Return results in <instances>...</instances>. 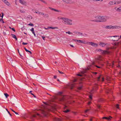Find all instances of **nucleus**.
<instances>
[{
	"instance_id": "nucleus-3",
	"label": "nucleus",
	"mask_w": 121,
	"mask_h": 121,
	"mask_svg": "<svg viewBox=\"0 0 121 121\" xmlns=\"http://www.w3.org/2000/svg\"><path fill=\"white\" fill-rule=\"evenodd\" d=\"M119 27L118 26H112L111 25L109 26H106V27L105 28L108 29H116L118 28V27Z\"/></svg>"
},
{
	"instance_id": "nucleus-20",
	"label": "nucleus",
	"mask_w": 121,
	"mask_h": 121,
	"mask_svg": "<svg viewBox=\"0 0 121 121\" xmlns=\"http://www.w3.org/2000/svg\"><path fill=\"white\" fill-rule=\"evenodd\" d=\"M43 17H44L48 18L49 17V15L48 14H45L43 16Z\"/></svg>"
},
{
	"instance_id": "nucleus-57",
	"label": "nucleus",
	"mask_w": 121,
	"mask_h": 121,
	"mask_svg": "<svg viewBox=\"0 0 121 121\" xmlns=\"http://www.w3.org/2000/svg\"><path fill=\"white\" fill-rule=\"evenodd\" d=\"M42 38L43 39L45 40L44 39L45 38V37H44V36H42Z\"/></svg>"
},
{
	"instance_id": "nucleus-44",
	"label": "nucleus",
	"mask_w": 121,
	"mask_h": 121,
	"mask_svg": "<svg viewBox=\"0 0 121 121\" xmlns=\"http://www.w3.org/2000/svg\"><path fill=\"white\" fill-rule=\"evenodd\" d=\"M66 33H68L69 34H72V33L70 32L69 31L68 32H66Z\"/></svg>"
},
{
	"instance_id": "nucleus-24",
	"label": "nucleus",
	"mask_w": 121,
	"mask_h": 121,
	"mask_svg": "<svg viewBox=\"0 0 121 121\" xmlns=\"http://www.w3.org/2000/svg\"><path fill=\"white\" fill-rule=\"evenodd\" d=\"M114 3V2L112 1H110L109 2L108 4H110V5H113V4Z\"/></svg>"
},
{
	"instance_id": "nucleus-56",
	"label": "nucleus",
	"mask_w": 121,
	"mask_h": 121,
	"mask_svg": "<svg viewBox=\"0 0 121 121\" xmlns=\"http://www.w3.org/2000/svg\"><path fill=\"white\" fill-rule=\"evenodd\" d=\"M8 113L9 114L10 116L11 117L12 116V115L11 114L10 112L9 111H8Z\"/></svg>"
},
{
	"instance_id": "nucleus-48",
	"label": "nucleus",
	"mask_w": 121,
	"mask_h": 121,
	"mask_svg": "<svg viewBox=\"0 0 121 121\" xmlns=\"http://www.w3.org/2000/svg\"><path fill=\"white\" fill-rule=\"evenodd\" d=\"M112 117H108V118H107V120H110L111 119V118H112Z\"/></svg>"
},
{
	"instance_id": "nucleus-46",
	"label": "nucleus",
	"mask_w": 121,
	"mask_h": 121,
	"mask_svg": "<svg viewBox=\"0 0 121 121\" xmlns=\"http://www.w3.org/2000/svg\"><path fill=\"white\" fill-rule=\"evenodd\" d=\"M73 40H74L75 42H78V40H78L73 39Z\"/></svg>"
},
{
	"instance_id": "nucleus-4",
	"label": "nucleus",
	"mask_w": 121,
	"mask_h": 121,
	"mask_svg": "<svg viewBox=\"0 0 121 121\" xmlns=\"http://www.w3.org/2000/svg\"><path fill=\"white\" fill-rule=\"evenodd\" d=\"M110 37H116L115 38H114V39H112V40H113V41H117L118 39H119V36H110Z\"/></svg>"
},
{
	"instance_id": "nucleus-25",
	"label": "nucleus",
	"mask_w": 121,
	"mask_h": 121,
	"mask_svg": "<svg viewBox=\"0 0 121 121\" xmlns=\"http://www.w3.org/2000/svg\"><path fill=\"white\" fill-rule=\"evenodd\" d=\"M4 95L6 98H7L9 96V95L7 93H4Z\"/></svg>"
},
{
	"instance_id": "nucleus-63",
	"label": "nucleus",
	"mask_w": 121,
	"mask_h": 121,
	"mask_svg": "<svg viewBox=\"0 0 121 121\" xmlns=\"http://www.w3.org/2000/svg\"><path fill=\"white\" fill-rule=\"evenodd\" d=\"M36 117L35 115H32V117Z\"/></svg>"
},
{
	"instance_id": "nucleus-2",
	"label": "nucleus",
	"mask_w": 121,
	"mask_h": 121,
	"mask_svg": "<svg viewBox=\"0 0 121 121\" xmlns=\"http://www.w3.org/2000/svg\"><path fill=\"white\" fill-rule=\"evenodd\" d=\"M61 19L63 20V22L65 24H69V25H72V23L70 22H72V21L70 20V19L62 17L61 18Z\"/></svg>"
},
{
	"instance_id": "nucleus-37",
	"label": "nucleus",
	"mask_w": 121,
	"mask_h": 121,
	"mask_svg": "<svg viewBox=\"0 0 121 121\" xmlns=\"http://www.w3.org/2000/svg\"><path fill=\"white\" fill-rule=\"evenodd\" d=\"M83 78L82 77V78H80L79 79V80H80L81 81H83Z\"/></svg>"
},
{
	"instance_id": "nucleus-54",
	"label": "nucleus",
	"mask_w": 121,
	"mask_h": 121,
	"mask_svg": "<svg viewBox=\"0 0 121 121\" xmlns=\"http://www.w3.org/2000/svg\"><path fill=\"white\" fill-rule=\"evenodd\" d=\"M92 73L94 74H97V72H92Z\"/></svg>"
},
{
	"instance_id": "nucleus-18",
	"label": "nucleus",
	"mask_w": 121,
	"mask_h": 121,
	"mask_svg": "<svg viewBox=\"0 0 121 121\" xmlns=\"http://www.w3.org/2000/svg\"><path fill=\"white\" fill-rule=\"evenodd\" d=\"M89 70V68H87L86 69H85V70L84 69V73H86L87 72V71Z\"/></svg>"
},
{
	"instance_id": "nucleus-32",
	"label": "nucleus",
	"mask_w": 121,
	"mask_h": 121,
	"mask_svg": "<svg viewBox=\"0 0 121 121\" xmlns=\"http://www.w3.org/2000/svg\"><path fill=\"white\" fill-rule=\"evenodd\" d=\"M116 108H117L118 109H119V104H117L116 105Z\"/></svg>"
},
{
	"instance_id": "nucleus-30",
	"label": "nucleus",
	"mask_w": 121,
	"mask_h": 121,
	"mask_svg": "<svg viewBox=\"0 0 121 121\" xmlns=\"http://www.w3.org/2000/svg\"><path fill=\"white\" fill-rule=\"evenodd\" d=\"M43 103H44V104H45V105H47V106H50V105H49V104H48L47 103V102H43Z\"/></svg>"
},
{
	"instance_id": "nucleus-35",
	"label": "nucleus",
	"mask_w": 121,
	"mask_h": 121,
	"mask_svg": "<svg viewBox=\"0 0 121 121\" xmlns=\"http://www.w3.org/2000/svg\"><path fill=\"white\" fill-rule=\"evenodd\" d=\"M77 34V35H79V34H80V35H82V33H80L79 32H77L76 33Z\"/></svg>"
},
{
	"instance_id": "nucleus-12",
	"label": "nucleus",
	"mask_w": 121,
	"mask_h": 121,
	"mask_svg": "<svg viewBox=\"0 0 121 121\" xmlns=\"http://www.w3.org/2000/svg\"><path fill=\"white\" fill-rule=\"evenodd\" d=\"M58 27H52L51 26H48V28L47 29H58Z\"/></svg>"
},
{
	"instance_id": "nucleus-60",
	"label": "nucleus",
	"mask_w": 121,
	"mask_h": 121,
	"mask_svg": "<svg viewBox=\"0 0 121 121\" xmlns=\"http://www.w3.org/2000/svg\"><path fill=\"white\" fill-rule=\"evenodd\" d=\"M35 13H36L39 14V12L37 10V11H35Z\"/></svg>"
},
{
	"instance_id": "nucleus-26",
	"label": "nucleus",
	"mask_w": 121,
	"mask_h": 121,
	"mask_svg": "<svg viewBox=\"0 0 121 121\" xmlns=\"http://www.w3.org/2000/svg\"><path fill=\"white\" fill-rule=\"evenodd\" d=\"M78 43H83V42L82 40H79L78 41Z\"/></svg>"
},
{
	"instance_id": "nucleus-9",
	"label": "nucleus",
	"mask_w": 121,
	"mask_h": 121,
	"mask_svg": "<svg viewBox=\"0 0 121 121\" xmlns=\"http://www.w3.org/2000/svg\"><path fill=\"white\" fill-rule=\"evenodd\" d=\"M2 1L4 2L5 4L8 6L10 5L9 3L6 0H2Z\"/></svg>"
},
{
	"instance_id": "nucleus-23",
	"label": "nucleus",
	"mask_w": 121,
	"mask_h": 121,
	"mask_svg": "<svg viewBox=\"0 0 121 121\" xmlns=\"http://www.w3.org/2000/svg\"><path fill=\"white\" fill-rule=\"evenodd\" d=\"M92 46L93 47H97V44L96 43L93 42V45Z\"/></svg>"
},
{
	"instance_id": "nucleus-52",
	"label": "nucleus",
	"mask_w": 121,
	"mask_h": 121,
	"mask_svg": "<svg viewBox=\"0 0 121 121\" xmlns=\"http://www.w3.org/2000/svg\"><path fill=\"white\" fill-rule=\"evenodd\" d=\"M11 29L14 31L15 32V30L14 28H12Z\"/></svg>"
},
{
	"instance_id": "nucleus-51",
	"label": "nucleus",
	"mask_w": 121,
	"mask_h": 121,
	"mask_svg": "<svg viewBox=\"0 0 121 121\" xmlns=\"http://www.w3.org/2000/svg\"><path fill=\"white\" fill-rule=\"evenodd\" d=\"M98 51H99V52L101 51V52H102V50H101L100 49H98Z\"/></svg>"
},
{
	"instance_id": "nucleus-16",
	"label": "nucleus",
	"mask_w": 121,
	"mask_h": 121,
	"mask_svg": "<svg viewBox=\"0 0 121 121\" xmlns=\"http://www.w3.org/2000/svg\"><path fill=\"white\" fill-rule=\"evenodd\" d=\"M24 49L26 52L30 53V54H32V52L30 51L27 50L25 47L24 48Z\"/></svg>"
},
{
	"instance_id": "nucleus-7",
	"label": "nucleus",
	"mask_w": 121,
	"mask_h": 121,
	"mask_svg": "<svg viewBox=\"0 0 121 121\" xmlns=\"http://www.w3.org/2000/svg\"><path fill=\"white\" fill-rule=\"evenodd\" d=\"M49 9H51V10H52L54 11H55L56 12H61V11L60 10H56V9H54L50 7H49Z\"/></svg>"
},
{
	"instance_id": "nucleus-8",
	"label": "nucleus",
	"mask_w": 121,
	"mask_h": 121,
	"mask_svg": "<svg viewBox=\"0 0 121 121\" xmlns=\"http://www.w3.org/2000/svg\"><path fill=\"white\" fill-rule=\"evenodd\" d=\"M24 0H19V2L20 3L22 4L26 5V2L24 1Z\"/></svg>"
},
{
	"instance_id": "nucleus-49",
	"label": "nucleus",
	"mask_w": 121,
	"mask_h": 121,
	"mask_svg": "<svg viewBox=\"0 0 121 121\" xmlns=\"http://www.w3.org/2000/svg\"><path fill=\"white\" fill-rule=\"evenodd\" d=\"M88 42H85L84 41V44H88Z\"/></svg>"
},
{
	"instance_id": "nucleus-61",
	"label": "nucleus",
	"mask_w": 121,
	"mask_h": 121,
	"mask_svg": "<svg viewBox=\"0 0 121 121\" xmlns=\"http://www.w3.org/2000/svg\"><path fill=\"white\" fill-rule=\"evenodd\" d=\"M114 65V62L113 61L112 63V67H113V65Z\"/></svg>"
},
{
	"instance_id": "nucleus-14",
	"label": "nucleus",
	"mask_w": 121,
	"mask_h": 121,
	"mask_svg": "<svg viewBox=\"0 0 121 121\" xmlns=\"http://www.w3.org/2000/svg\"><path fill=\"white\" fill-rule=\"evenodd\" d=\"M120 44H121V43L119 42H117L114 43V44L115 46L119 45Z\"/></svg>"
},
{
	"instance_id": "nucleus-27",
	"label": "nucleus",
	"mask_w": 121,
	"mask_h": 121,
	"mask_svg": "<svg viewBox=\"0 0 121 121\" xmlns=\"http://www.w3.org/2000/svg\"><path fill=\"white\" fill-rule=\"evenodd\" d=\"M20 11L21 13H25V11L22 10H20Z\"/></svg>"
},
{
	"instance_id": "nucleus-10",
	"label": "nucleus",
	"mask_w": 121,
	"mask_h": 121,
	"mask_svg": "<svg viewBox=\"0 0 121 121\" xmlns=\"http://www.w3.org/2000/svg\"><path fill=\"white\" fill-rule=\"evenodd\" d=\"M77 75L79 76H83V71H82L81 73H80L77 74Z\"/></svg>"
},
{
	"instance_id": "nucleus-64",
	"label": "nucleus",
	"mask_w": 121,
	"mask_h": 121,
	"mask_svg": "<svg viewBox=\"0 0 121 121\" xmlns=\"http://www.w3.org/2000/svg\"><path fill=\"white\" fill-rule=\"evenodd\" d=\"M110 49V48H106V50L107 51L108 50Z\"/></svg>"
},
{
	"instance_id": "nucleus-22",
	"label": "nucleus",
	"mask_w": 121,
	"mask_h": 121,
	"mask_svg": "<svg viewBox=\"0 0 121 121\" xmlns=\"http://www.w3.org/2000/svg\"><path fill=\"white\" fill-rule=\"evenodd\" d=\"M102 76L101 75H99V76L97 78V80L98 81H100V79L101 78V76Z\"/></svg>"
},
{
	"instance_id": "nucleus-45",
	"label": "nucleus",
	"mask_w": 121,
	"mask_h": 121,
	"mask_svg": "<svg viewBox=\"0 0 121 121\" xmlns=\"http://www.w3.org/2000/svg\"><path fill=\"white\" fill-rule=\"evenodd\" d=\"M89 110V109H87L85 111V113H86Z\"/></svg>"
},
{
	"instance_id": "nucleus-39",
	"label": "nucleus",
	"mask_w": 121,
	"mask_h": 121,
	"mask_svg": "<svg viewBox=\"0 0 121 121\" xmlns=\"http://www.w3.org/2000/svg\"><path fill=\"white\" fill-rule=\"evenodd\" d=\"M58 71L59 73H60V74H63L64 73L62 72H61L60 70H58Z\"/></svg>"
},
{
	"instance_id": "nucleus-53",
	"label": "nucleus",
	"mask_w": 121,
	"mask_h": 121,
	"mask_svg": "<svg viewBox=\"0 0 121 121\" xmlns=\"http://www.w3.org/2000/svg\"><path fill=\"white\" fill-rule=\"evenodd\" d=\"M3 33L4 34V35H6V32H4V31L3 32Z\"/></svg>"
},
{
	"instance_id": "nucleus-36",
	"label": "nucleus",
	"mask_w": 121,
	"mask_h": 121,
	"mask_svg": "<svg viewBox=\"0 0 121 121\" xmlns=\"http://www.w3.org/2000/svg\"><path fill=\"white\" fill-rule=\"evenodd\" d=\"M28 44V43H25V42H23L22 43V44L23 45H26L27 44Z\"/></svg>"
},
{
	"instance_id": "nucleus-41",
	"label": "nucleus",
	"mask_w": 121,
	"mask_h": 121,
	"mask_svg": "<svg viewBox=\"0 0 121 121\" xmlns=\"http://www.w3.org/2000/svg\"><path fill=\"white\" fill-rule=\"evenodd\" d=\"M108 118V117H103L102 118V119H106V120H107V118Z\"/></svg>"
},
{
	"instance_id": "nucleus-5",
	"label": "nucleus",
	"mask_w": 121,
	"mask_h": 121,
	"mask_svg": "<svg viewBox=\"0 0 121 121\" xmlns=\"http://www.w3.org/2000/svg\"><path fill=\"white\" fill-rule=\"evenodd\" d=\"M102 52L101 53L103 54H108L110 53V52L108 51H107L102 50Z\"/></svg>"
},
{
	"instance_id": "nucleus-28",
	"label": "nucleus",
	"mask_w": 121,
	"mask_h": 121,
	"mask_svg": "<svg viewBox=\"0 0 121 121\" xmlns=\"http://www.w3.org/2000/svg\"><path fill=\"white\" fill-rule=\"evenodd\" d=\"M88 44H89L92 46L93 45V42H88Z\"/></svg>"
},
{
	"instance_id": "nucleus-34",
	"label": "nucleus",
	"mask_w": 121,
	"mask_h": 121,
	"mask_svg": "<svg viewBox=\"0 0 121 121\" xmlns=\"http://www.w3.org/2000/svg\"><path fill=\"white\" fill-rule=\"evenodd\" d=\"M28 25H30V26H34V25L32 23H30L29 24H28Z\"/></svg>"
},
{
	"instance_id": "nucleus-50",
	"label": "nucleus",
	"mask_w": 121,
	"mask_h": 121,
	"mask_svg": "<svg viewBox=\"0 0 121 121\" xmlns=\"http://www.w3.org/2000/svg\"><path fill=\"white\" fill-rule=\"evenodd\" d=\"M40 13H41V15H43L44 16L45 15V14L42 12H39V14H40Z\"/></svg>"
},
{
	"instance_id": "nucleus-21",
	"label": "nucleus",
	"mask_w": 121,
	"mask_h": 121,
	"mask_svg": "<svg viewBox=\"0 0 121 121\" xmlns=\"http://www.w3.org/2000/svg\"><path fill=\"white\" fill-rule=\"evenodd\" d=\"M97 106L98 108L100 110H101L102 109V107L100 105L98 104L97 105Z\"/></svg>"
},
{
	"instance_id": "nucleus-6",
	"label": "nucleus",
	"mask_w": 121,
	"mask_h": 121,
	"mask_svg": "<svg viewBox=\"0 0 121 121\" xmlns=\"http://www.w3.org/2000/svg\"><path fill=\"white\" fill-rule=\"evenodd\" d=\"M68 107L66 106H65V107L64 108V110H65L63 111V112L65 113H67L69 112H70V110L69 109H66L65 110L66 108H67Z\"/></svg>"
},
{
	"instance_id": "nucleus-29",
	"label": "nucleus",
	"mask_w": 121,
	"mask_h": 121,
	"mask_svg": "<svg viewBox=\"0 0 121 121\" xmlns=\"http://www.w3.org/2000/svg\"><path fill=\"white\" fill-rule=\"evenodd\" d=\"M78 80L77 79H74L73 81V82H77Z\"/></svg>"
},
{
	"instance_id": "nucleus-62",
	"label": "nucleus",
	"mask_w": 121,
	"mask_h": 121,
	"mask_svg": "<svg viewBox=\"0 0 121 121\" xmlns=\"http://www.w3.org/2000/svg\"><path fill=\"white\" fill-rule=\"evenodd\" d=\"M31 94L32 95H33L35 97V98L36 97V96L35 95L31 93Z\"/></svg>"
},
{
	"instance_id": "nucleus-59",
	"label": "nucleus",
	"mask_w": 121,
	"mask_h": 121,
	"mask_svg": "<svg viewBox=\"0 0 121 121\" xmlns=\"http://www.w3.org/2000/svg\"><path fill=\"white\" fill-rule=\"evenodd\" d=\"M104 80V78L103 77H102V80L101 81H103Z\"/></svg>"
},
{
	"instance_id": "nucleus-13",
	"label": "nucleus",
	"mask_w": 121,
	"mask_h": 121,
	"mask_svg": "<svg viewBox=\"0 0 121 121\" xmlns=\"http://www.w3.org/2000/svg\"><path fill=\"white\" fill-rule=\"evenodd\" d=\"M11 35L12 36V37L14 38L15 39H16V40H17V38L16 36V35L14 34H11Z\"/></svg>"
},
{
	"instance_id": "nucleus-43",
	"label": "nucleus",
	"mask_w": 121,
	"mask_h": 121,
	"mask_svg": "<svg viewBox=\"0 0 121 121\" xmlns=\"http://www.w3.org/2000/svg\"><path fill=\"white\" fill-rule=\"evenodd\" d=\"M30 31H31L32 32L33 31H34V28H32L30 30Z\"/></svg>"
},
{
	"instance_id": "nucleus-31",
	"label": "nucleus",
	"mask_w": 121,
	"mask_h": 121,
	"mask_svg": "<svg viewBox=\"0 0 121 121\" xmlns=\"http://www.w3.org/2000/svg\"><path fill=\"white\" fill-rule=\"evenodd\" d=\"M27 17L29 18L30 19H32V17L30 15H29Z\"/></svg>"
},
{
	"instance_id": "nucleus-47",
	"label": "nucleus",
	"mask_w": 121,
	"mask_h": 121,
	"mask_svg": "<svg viewBox=\"0 0 121 121\" xmlns=\"http://www.w3.org/2000/svg\"><path fill=\"white\" fill-rule=\"evenodd\" d=\"M43 112L44 113V116H45V117H47V113H45V112Z\"/></svg>"
},
{
	"instance_id": "nucleus-33",
	"label": "nucleus",
	"mask_w": 121,
	"mask_h": 121,
	"mask_svg": "<svg viewBox=\"0 0 121 121\" xmlns=\"http://www.w3.org/2000/svg\"><path fill=\"white\" fill-rule=\"evenodd\" d=\"M82 88V86H81L80 87H78V89L79 90H81V89Z\"/></svg>"
},
{
	"instance_id": "nucleus-17",
	"label": "nucleus",
	"mask_w": 121,
	"mask_h": 121,
	"mask_svg": "<svg viewBox=\"0 0 121 121\" xmlns=\"http://www.w3.org/2000/svg\"><path fill=\"white\" fill-rule=\"evenodd\" d=\"M87 1H88L89 2H90L92 1H102L103 0H86Z\"/></svg>"
},
{
	"instance_id": "nucleus-38",
	"label": "nucleus",
	"mask_w": 121,
	"mask_h": 121,
	"mask_svg": "<svg viewBox=\"0 0 121 121\" xmlns=\"http://www.w3.org/2000/svg\"><path fill=\"white\" fill-rule=\"evenodd\" d=\"M89 98L91 100L92 99V97L91 95H90L89 96Z\"/></svg>"
},
{
	"instance_id": "nucleus-42",
	"label": "nucleus",
	"mask_w": 121,
	"mask_h": 121,
	"mask_svg": "<svg viewBox=\"0 0 121 121\" xmlns=\"http://www.w3.org/2000/svg\"><path fill=\"white\" fill-rule=\"evenodd\" d=\"M1 14H2V15H1V17L2 18H3L4 15V14L3 13H2Z\"/></svg>"
},
{
	"instance_id": "nucleus-1",
	"label": "nucleus",
	"mask_w": 121,
	"mask_h": 121,
	"mask_svg": "<svg viewBox=\"0 0 121 121\" xmlns=\"http://www.w3.org/2000/svg\"><path fill=\"white\" fill-rule=\"evenodd\" d=\"M96 20H90V21H93L95 22H104L106 21V17L103 16H98L95 17Z\"/></svg>"
},
{
	"instance_id": "nucleus-15",
	"label": "nucleus",
	"mask_w": 121,
	"mask_h": 121,
	"mask_svg": "<svg viewBox=\"0 0 121 121\" xmlns=\"http://www.w3.org/2000/svg\"><path fill=\"white\" fill-rule=\"evenodd\" d=\"M62 0L63 2L67 4L69 3L70 1V0Z\"/></svg>"
},
{
	"instance_id": "nucleus-11",
	"label": "nucleus",
	"mask_w": 121,
	"mask_h": 121,
	"mask_svg": "<svg viewBox=\"0 0 121 121\" xmlns=\"http://www.w3.org/2000/svg\"><path fill=\"white\" fill-rule=\"evenodd\" d=\"M106 44L104 43L101 42L99 44V45L102 47H104Z\"/></svg>"
},
{
	"instance_id": "nucleus-40",
	"label": "nucleus",
	"mask_w": 121,
	"mask_h": 121,
	"mask_svg": "<svg viewBox=\"0 0 121 121\" xmlns=\"http://www.w3.org/2000/svg\"><path fill=\"white\" fill-rule=\"evenodd\" d=\"M118 11H121V7L118 8Z\"/></svg>"
},
{
	"instance_id": "nucleus-19",
	"label": "nucleus",
	"mask_w": 121,
	"mask_h": 121,
	"mask_svg": "<svg viewBox=\"0 0 121 121\" xmlns=\"http://www.w3.org/2000/svg\"><path fill=\"white\" fill-rule=\"evenodd\" d=\"M116 3L117 4H121V0L119 1H116V2H115V1L114 4H116Z\"/></svg>"
},
{
	"instance_id": "nucleus-55",
	"label": "nucleus",
	"mask_w": 121,
	"mask_h": 121,
	"mask_svg": "<svg viewBox=\"0 0 121 121\" xmlns=\"http://www.w3.org/2000/svg\"><path fill=\"white\" fill-rule=\"evenodd\" d=\"M91 103V101H89L88 102V105H89Z\"/></svg>"
},
{
	"instance_id": "nucleus-58",
	"label": "nucleus",
	"mask_w": 121,
	"mask_h": 121,
	"mask_svg": "<svg viewBox=\"0 0 121 121\" xmlns=\"http://www.w3.org/2000/svg\"><path fill=\"white\" fill-rule=\"evenodd\" d=\"M95 66L96 67H97V68H101V67L97 66V65H95Z\"/></svg>"
}]
</instances>
